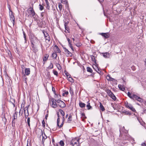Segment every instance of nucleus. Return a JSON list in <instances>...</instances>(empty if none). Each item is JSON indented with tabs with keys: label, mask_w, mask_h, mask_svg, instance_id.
Here are the masks:
<instances>
[{
	"label": "nucleus",
	"mask_w": 146,
	"mask_h": 146,
	"mask_svg": "<svg viewBox=\"0 0 146 146\" xmlns=\"http://www.w3.org/2000/svg\"><path fill=\"white\" fill-rule=\"evenodd\" d=\"M29 39L31 43V45H37L38 42L37 38L33 34L30 33L29 34Z\"/></svg>",
	"instance_id": "f257e3e1"
},
{
	"label": "nucleus",
	"mask_w": 146,
	"mask_h": 146,
	"mask_svg": "<svg viewBox=\"0 0 146 146\" xmlns=\"http://www.w3.org/2000/svg\"><path fill=\"white\" fill-rule=\"evenodd\" d=\"M55 101H56V102L58 103V105L61 108H64L66 107V104L65 103L60 99L57 100H55Z\"/></svg>",
	"instance_id": "f03ea898"
},
{
	"label": "nucleus",
	"mask_w": 146,
	"mask_h": 146,
	"mask_svg": "<svg viewBox=\"0 0 146 146\" xmlns=\"http://www.w3.org/2000/svg\"><path fill=\"white\" fill-rule=\"evenodd\" d=\"M63 49L64 50L66 56L67 57H72V54L70 52L66 47H63Z\"/></svg>",
	"instance_id": "7ed1b4c3"
},
{
	"label": "nucleus",
	"mask_w": 146,
	"mask_h": 146,
	"mask_svg": "<svg viewBox=\"0 0 146 146\" xmlns=\"http://www.w3.org/2000/svg\"><path fill=\"white\" fill-rule=\"evenodd\" d=\"M55 100L53 98L51 99V102H52V106L53 108H56L58 106V105L56 103V102L55 101Z\"/></svg>",
	"instance_id": "20e7f679"
},
{
	"label": "nucleus",
	"mask_w": 146,
	"mask_h": 146,
	"mask_svg": "<svg viewBox=\"0 0 146 146\" xmlns=\"http://www.w3.org/2000/svg\"><path fill=\"white\" fill-rule=\"evenodd\" d=\"M10 12H11V16L10 15V19L12 21H13V24L14 25L15 23V18L14 17V13H13V12L10 9Z\"/></svg>",
	"instance_id": "39448f33"
},
{
	"label": "nucleus",
	"mask_w": 146,
	"mask_h": 146,
	"mask_svg": "<svg viewBox=\"0 0 146 146\" xmlns=\"http://www.w3.org/2000/svg\"><path fill=\"white\" fill-rule=\"evenodd\" d=\"M96 66V67L97 69H95L94 68L98 73L100 74V75H102L103 74V73L102 72L100 68L98 67V65H97Z\"/></svg>",
	"instance_id": "423d86ee"
},
{
	"label": "nucleus",
	"mask_w": 146,
	"mask_h": 146,
	"mask_svg": "<svg viewBox=\"0 0 146 146\" xmlns=\"http://www.w3.org/2000/svg\"><path fill=\"white\" fill-rule=\"evenodd\" d=\"M15 99L11 98L10 101V106L15 107Z\"/></svg>",
	"instance_id": "0eeeda50"
},
{
	"label": "nucleus",
	"mask_w": 146,
	"mask_h": 146,
	"mask_svg": "<svg viewBox=\"0 0 146 146\" xmlns=\"http://www.w3.org/2000/svg\"><path fill=\"white\" fill-rule=\"evenodd\" d=\"M100 35H101L102 36L104 37L105 38H107L109 37L110 35L109 33H100Z\"/></svg>",
	"instance_id": "6e6552de"
},
{
	"label": "nucleus",
	"mask_w": 146,
	"mask_h": 146,
	"mask_svg": "<svg viewBox=\"0 0 146 146\" xmlns=\"http://www.w3.org/2000/svg\"><path fill=\"white\" fill-rule=\"evenodd\" d=\"M37 46V45L31 46L32 48V50L35 53H36L38 51V49Z\"/></svg>",
	"instance_id": "1a4fd4ad"
},
{
	"label": "nucleus",
	"mask_w": 146,
	"mask_h": 146,
	"mask_svg": "<svg viewBox=\"0 0 146 146\" xmlns=\"http://www.w3.org/2000/svg\"><path fill=\"white\" fill-rule=\"evenodd\" d=\"M17 109V107L15 108V111H16V110ZM18 114V112L17 111H15V112L13 114V122H14V121L15 120V119H17V115Z\"/></svg>",
	"instance_id": "9d476101"
},
{
	"label": "nucleus",
	"mask_w": 146,
	"mask_h": 146,
	"mask_svg": "<svg viewBox=\"0 0 146 146\" xmlns=\"http://www.w3.org/2000/svg\"><path fill=\"white\" fill-rule=\"evenodd\" d=\"M39 129L41 131V135L42 136V142H43V139H46L47 138V136H46L45 133H44V132L43 133V131L41 129Z\"/></svg>",
	"instance_id": "9b49d317"
},
{
	"label": "nucleus",
	"mask_w": 146,
	"mask_h": 146,
	"mask_svg": "<svg viewBox=\"0 0 146 146\" xmlns=\"http://www.w3.org/2000/svg\"><path fill=\"white\" fill-rule=\"evenodd\" d=\"M29 9H31L30 10V13H31L30 15H31L32 17H34V16L35 15L36 13L33 9V8L30 7L29 8Z\"/></svg>",
	"instance_id": "f8f14e48"
},
{
	"label": "nucleus",
	"mask_w": 146,
	"mask_h": 146,
	"mask_svg": "<svg viewBox=\"0 0 146 146\" xmlns=\"http://www.w3.org/2000/svg\"><path fill=\"white\" fill-rule=\"evenodd\" d=\"M25 75L29 76L30 73V69L29 68H25Z\"/></svg>",
	"instance_id": "ddd939ff"
},
{
	"label": "nucleus",
	"mask_w": 146,
	"mask_h": 146,
	"mask_svg": "<svg viewBox=\"0 0 146 146\" xmlns=\"http://www.w3.org/2000/svg\"><path fill=\"white\" fill-rule=\"evenodd\" d=\"M103 56L105 58H109L110 57V54L108 52L102 53Z\"/></svg>",
	"instance_id": "4468645a"
},
{
	"label": "nucleus",
	"mask_w": 146,
	"mask_h": 146,
	"mask_svg": "<svg viewBox=\"0 0 146 146\" xmlns=\"http://www.w3.org/2000/svg\"><path fill=\"white\" fill-rule=\"evenodd\" d=\"M127 108L131 110L133 112L136 113L137 112L136 110L132 106L131 104H129V106Z\"/></svg>",
	"instance_id": "2eb2a0df"
},
{
	"label": "nucleus",
	"mask_w": 146,
	"mask_h": 146,
	"mask_svg": "<svg viewBox=\"0 0 146 146\" xmlns=\"http://www.w3.org/2000/svg\"><path fill=\"white\" fill-rule=\"evenodd\" d=\"M77 141L76 139H72V141L70 142L69 144L70 145H73L77 143Z\"/></svg>",
	"instance_id": "dca6fc26"
},
{
	"label": "nucleus",
	"mask_w": 146,
	"mask_h": 146,
	"mask_svg": "<svg viewBox=\"0 0 146 146\" xmlns=\"http://www.w3.org/2000/svg\"><path fill=\"white\" fill-rule=\"evenodd\" d=\"M139 97L138 96L134 94H132L133 98H132L131 99L133 100H134L135 99V100H136L137 101V100L138 99Z\"/></svg>",
	"instance_id": "f3484780"
},
{
	"label": "nucleus",
	"mask_w": 146,
	"mask_h": 146,
	"mask_svg": "<svg viewBox=\"0 0 146 146\" xmlns=\"http://www.w3.org/2000/svg\"><path fill=\"white\" fill-rule=\"evenodd\" d=\"M100 110H101L102 111H104L105 110V108L103 105H102V104L101 102H100Z\"/></svg>",
	"instance_id": "a211bd4d"
},
{
	"label": "nucleus",
	"mask_w": 146,
	"mask_h": 146,
	"mask_svg": "<svg viewBox=\"0 0 146 146\" xmlns=\"http://www.w3.org/2000/svg\"><path fill=\"white\" fill-rule=\"evenodd\" d=\"M108 81H113L115 79H114L111 77L110 75H108L106 77Z\"/></svg>",
	"instance_id": "6ab92c4d"
},
{
	"label": "nucleus",
	"mask_w": 146,
	"mask_h": 146,
	"mask_svg": "<svg viewBox=\"0 0 146 146\" xmlns=\"http://www.w3.org/2000/svg\"><path fill=\"white\" fill-rule=\"evenodd\" d=\"M88 104L86 105V107L87 108L88 110H90L92 108V107L90 105V104L89 103V101L87 102Z\"/></svg>",
	"instance_id": "aec40b11"
},
{
	"label": "nucleus",
	"mask_w": 146,
	"mask_h": 146,
	"mask_svg": "<svg viewBox=\"0 0 146 146\" xmlns=\"http://www.w3.org/2000/svg\"><path fill=\"white\" fill-rule=\"evenodd\" d=\"M57 117H58V118H57V125L59 126V123L60 122V115H59V113L58 112L57 113Z\"/></svg>",
	"instance_id": "412c9836"
},
{
	"label": "nucleus",
	"mask_w": 146,
	"mask_h": 146,
	"mask_svg": "<svg viewBox=\"0 0 146 146\" xmlns=\"http://www.w3.org/2000/svg\"><path fill=\"white\" fill-rule=\"evenodd\" d=\"M72 120V117L71 115L69 116V117L68 118L67 123H70L71 122V121Z\"/></svg>",
	"instance_id": "4be33fe9"
},
{
	"label": "nucleus",
	"mask_w": 146,
	"mask_h": 146,
	"mask_svg": "<svg viewBox=\"0 0 146 146\" xmlns=\"http://www.w3.org/2000/svg\"><path fill=\"white\" fill-rule=\"evenodd\" d=\"M79 105L81 108H83L85 107L86 104L82 102H80L79 103Z\"/></svg>",
	"instance_id": "5701e85b"
},
{
	"label": "nucleus",
	"mask_w": 146,
	"mask_h": 146,
	"mask_svg": "<svg viewBox=\"0 0 146 146\" xmlns=\"http://www.w3.org/2000/svg\"><path fill=\"white\" fill-rule=\"evenodd\" d=\"M61 1L62 3L66 4L67 7H68V5L67 0H61Z\"/></svg>",
	"instance_id": "b1692460"
},
{
	"label": "nucleus",
	"mask_w": 146,
	"mask_h": 146,
	"mask_svg": "<svg viewBox=\"0 0 146 146\" xmlns=\"http://www.w3.org/2000/svg\"><path fill=\"white\" fill-rule=\"evenodd\" d=\"M51 56L53 59H56L57 56V54L56 52H53Z\"/></svg>",
	"instance_id": "393cba45"
},
{
	"label": "nucleus",
	"mask_w": 146,
	"mask_h": 146,
	"mask_svg": "<svg viewBox=\"0 0 146 146\" xmlns=\"http://www.w3.org/2000/svg\"><path fill=\"white\" fill-rule=\"evenodd\" d=\"M42 33L44 34V37L45 38L46 37H47V36L49 35L47 32L44 30H43L42 31Z\"/></svg>",
	"instance_id": "a878e982"
},
{
	"label": "nucleus",
	"mask_w": 146,
	"mask_h": 146,
	"mask_svg": "<svg viewBox=\"0 0 146 146\" xmlns=\"http://www.w3.org/2000/svg\"><path fill=\"white\" fill-rule=\"evenodd\" d=\"M48 56H49L48 54H45L44 58H43V61H46L47 60Z\"/></svg>",
	"instance_id": "bb28decb"
},
{
	"label": "nucleus",
	"mask_w": 146,
	"mask_h": 146,
	"mask_svg": "<svg viewBox=\"0 0 146 146\" xmlns=\"http://www.w3.org/2000/svg\"><path fill=\"white\" fill-rule=\"evenodd\" d=\"M56 65L57 68L59 70H60L61 69L62 67L60 64L58 63H56Z\"/></svg>",
	"instance_id": "cd10ccee"
},
{
	"label": "nucleus",
	"mask_w": 146,
	"mask_h": 146,
	"mask_svg": "<svg viewBox=\"0 0 146 146\" xmlns=\"http://www.w3.org/2000/svg\"><path fill=\"white\" fill-rule=\"evenodd\" d=\"M118 86L120 90L123 91L125 90V88H123V86L121 85H119Z\"/></svg>",
	"instance_id": "c85d7f7f"
},
{
	"label": "nucleus",
	"mask_w": 146,
	"mask_h": 146,
	"mask_svg": "<svg viewBox=\"0 0 146 146\" xmlns=\"http://www.w3.org/2000/svg\"><path fill=\"white\" fill-rule=\"evenodd\" d=\"M87 70L88 72L90 73L92 72V70L90 67H87Z\"/></svg>",
	"instance_id": "c756f323"
},
{
	"label": "nucleus",
	"mask_w": 146,
	"mask_h": 146,
	"mask_svg": "<svg viewBox=\"0 0 146 146\" xmlns=\"http://www.w3.org/2000/svg\"><path fill=\"white\" fill-rule=\"evenodd\" d=\"M69 92L72 96L74 95V94L73 90L71 88V87H70Z\"/></svg>",
	"instance_id": "7c9ffc66"
},
{
	"label": "nucleus",
	"mask_w": 146,
	"mask_h": 146,
	"mask_svg": "<svg viewBox=\"0 0 146 146\" xmlns=\"http://www.w3.org/2000/svg\"><path fill=\"white\" fill-rule=\"evenodd\" d=\"M54 47L56 48V50L58 52L60 53L61 52V51L60 49L57 45H55Z\"/></svg>",
	"instance_id": "2f4dec72"
},
{
	"label": "nucleus",
	"mask_w": 146,
	"mask_h": 146,
	"mask_svg": "<svg viewBox=\"0 0 146 146\" xmlns=\"http://www.w3.org/2000/svg\"><path fill=\"white\" fill-rule=\"evenodd\" d=\"M68 78H69V79L68 80L69 81L72 82H74V80L71 77V75H69V76L68 77Z\"/></svg>",
	"instance_id": "473e14b6"
},
{
	"label": "nucleus",
	"mask_w": 146,
	"mask_h": 146,
	"mask_svg": "<svg viewBox=\"0 0 146 146\" xmlns=\"http://www.w3.org/2000/svg\"><path fill=\"white\" fill-rule=\"evenodd\" d=\"M59 111L60 112L61 114L63 116H64L65 115V113L63 110L61 109H59Z\"/></svg>",
	"instance_id": "72a5a7b5"
},
{
	"label": "nucleus",
	"mask_w": 146,
	"mask_h": 146,
	"mask_svg": "<svg viewBox=\"0 0 146 146\" xmlns=\"http://www.w3.org/2000/svg\"><path fill=\"white\" fill-rule=\"evenodd\" d=\"M45 39L46 40H47V42H49L50 41V38L49 35L47 36V37H46Z\"/></svg>",
	"instance_id": "f704fd0d"
},
{
	"label": "nucleus",
	"mask_w": 146,
	"mask_h": 146,
	"mask_svg": "<svg viewBox=\"0 0 146 146\" xmlns=\"http://www.w3.org/2000/svg\"><path fill=\"white\" fill-rule=\"evenodd\" d=\"M110 97H111L114 101H115L116 98L115 96L113 94L110 96Z\"/></svg>",
	"instance_id": "c9c22d12"
},
{
	"label": "nucleus",
	"mask_w": 146,
	"mask_h": 146,
	"mask_svg": "<svg viewBox=\"0 0 146 146\" xmlns=\"http://www.w3.org/2000/svg\"><path fill=\"white\" fill-rule=\"evenodd\" d=\"M125 114L127 115H131V112L128 111H126L124 112Z\"/></svg>",
	"instance_id": "e433bc0d"
},
{
	"label": "nucleus",
	"mask_w": 146,
	"mask_h": 146,
	"mask_svg": "<svg viewBox=\"0 0 146 146\" xmlns=\"http://www.w3.org/2000/svg\"><path fill=\"white\" fill-rule=\"evenodd\" d=\"M25 110H24V114L25 118H27L29 115V113H25Z\"/></svg>",
	"instance_id": "4c0bfd02"
},
{
	"label": "nucleus",
	"mask_w": 146,
	"mask_h": 146,
	"mask_svg": "<svg viewBox=\"0 0 146 146\" xmlns=\"http://www.w3.org/2000/svg\"><path fill=\"white\" fill-rule=\"evenodd\" d=\"M91 59L93 61H94V62L96 64V60H95V56L93 55H92L91 56Z\"/></svg>",
	"instance_id": "58836bf2"
},
{
	"label": "nucleus",
	"mask_w": 146,
	"mask_h": 146,
	"mask_svg": "<svg viewBox=\"0 0 146 146\" xmlns=\"http://www.w3.org/2000/svg\"><path fill=\"white\" fill-rule=\"evenodd\" d=\"M137 101L141 103L143 102V99L141 98L140 97H139L138 99L137 100Z\"/></svg>",
	"instance_id": "ea45409f"
},
{
	"label": "nucleus",
	"mask_w": 146,
	"mask_h": 146,
	"mask_svg": "<svg viewBox=\"0 0 146 146\" xmlns=\"http://www.w3.org/2000/svg\"><path fill=\"white\" fill-rule=\"evenodd\" d=\"M66 30V32L65 31L66 33H70V29L68 27L66 26V27H65Z\"/></svg>",
	"instance_id": "a19ab883"
},
{
	"label": "nucleus",
	"mask_w": 146,
	"mask_h": 146,
	"mask_svg": "<svg viewBox=\"0 0 146 146\" xmlns=\"http://www.w3.org/2000/svg\"><path fill=\"white\" fill-rule=\"evenodd\" d=\"M60 145L61 146H64V141L62 140H61L59 143Z\"/></svg>",
	"instance_id": "79ce46f5"
},
{
	"label": "nucleus",
	"mask_w": 146,
	"mask_h": 146,
	"mask_svg": "<svg viewBox=\"0 0 146 146\" xmlns=\"http://www.w3.org/2000/svg\"><path fill=\"white\" fill-rule=\"evenodd\" d=\"M58 7L60 11H61L62 9V7L61 3H60L58 4Z\"/></svg>",
	"instance_id": "37998d69"
},
{
	"label": "nucleus",
	"mask_w": 146,
	"mask_h": 146,
	"mask_svg": "<svg viewBox=\"0 0 146 146\" xmlns=\"http://www.w3.org/2000/svg\"><path fill=\"white\" fill-rule=\"evenodd\" d=\"M131 94L129 92H128L127 93V96H129L131 99L133 98L132 95L131 96Z\"/></svg>",
	"instance_id": "c03bdc74"
},
{
	"label": "nucleus",
	"mask_w": 146,
	"mask_h": 146,
	"mask_svg": "<svg viewBox=\"0 0 146 146\" xmlns=\"http://www.w3.org/2000/svg\"><path fill=\"white\" fill-rule=\"evenodd\" d=\"M53 73H54V75H55L56 76H58V72L54 70H53Z\"/></svg>",
	"instance_id": "a18cd8bd"
},
{
	"label": "nucleus",
	"mask_w": 146,
	"mask_h": 146,
	"mask_svg": "<svg viewBox=\"0 0 146 146\" xmlns=\"http://www.w3.org/2000/svg\"><path fill=\"white\" fill-rule=\"evenodd\" d=\"M67 40L68 42V45H71L72 44V41H71L70 39L69 38H67Z\"/></svg>",
	"instance_id": "49530a36"
},
{
	"label": "nucleus",
	"mask_w": 146,
	"mask_h": 146,
	"mask_svg": "<svg viewBox=\"0 0 146 146\" xmlns=\"http://www.w3.org/2000/svg\"><path fill=\"white\" fill-rule=\"evenodd\" d=\"M30 118L29 117L27 118V123H28V126L29 127H30Z\"/></svg>",
	"instance_id": "de8ad7c7"
},
{
	"label": "nucleus",
	"mask_w": 146,
	"mask_h": 146,
	"mask_svg": "<svg viewBox=\"0 0 146 146\" xmlns=\"http://www.w3.org/2000/svg\"><path fill=\"white\" fill-rule=\"evenodd\" d=\"M42 126L44 128L45 127V123L44 119H43L42 122Z\"/></svg>",
	"instance_id": "09e8293b"
},
{
	"label": "nucleus",
	"mask_w": 146,
	"mask_h": 146,
	"mask_svg": "<svg viewBox=\"0 0 146 146\" xmlns=\"http://www.w3.org/2000/svg\"><path fill=\"white\" fill-rule=\"evenodd\" d=\"M39 9L40 10L42 11L44 9V7L43 6H42L41 4H40L39 5Z\"/></svg>",
	"instance_id": "8fccbe9b"
},
{
	"label": "nucleus",
	"mask_w": 146,
	"mask_h": 146,
	"mask_svg": "<svg viewBox=\"0 0 146 146\" xmlns=\"http://www.w3.org/2000/svg\"><path fill=\"white\" fill-rule=\"evenodd\" d=\"M82 45V44L80 42H79L76 43V45L78 47H80Z\"/></svg>",
	"instance_id": "3c124183"
},
{
	"label": "nucleus",
	"mask_w": 146,
	"mask_h": 146,
	"mask_svg": "<svg viewBox=\"0 0 146 146\" xmlns=\"http://www.w3.org/2000/svg\"><path fill=\"white\" fill-rule=\"evenodd\" d=\"M53 66L52 63H50V66L48 67L49 69H51L53 68Z\"/></svg>",
	"instance_id": "603ef678"
},
{
	"label": "nucleus",
	"mask_w": 146,
	"mask_h": 146,
	"mask_svg": "<svg viewBox=\"0 0 146 146\" xmlns=\"http://www.w3.org/2000/svg\"><path fill=\"white\" fill-rule=\"evenodd\" d=\"M64 73L67 76V77L68 78V77L69 76V74L68 73V72L66 71V70L64 71Z\"/></svg>",
	"instance_id": "864d4df0"
},
{
	"label": "nucleus",
	"mask_w": 146,
	"mask_h": 146,
	"mask_svg": "<svg viewBox=\"0 0 146 146\" xmlns=\"http://www.w3.org/2000/svg\"><path fill=\"white\" fill-rule=\"evenodd\" d=\"M37 17H38V16L37 15V14H35V15H34V17H33L34 19L36 21L37 19Z\"/></svg>",
	"instance_id": "5fc2aeb1"
},
{
	"label": "nucleus",
	"mask_w": 146,
	"mask_h": 146,
	"mask_svg": "<svg viewBox=\"0 0 146 146\" xmlns=\"http://www.w3.org/2000/svg\"><path fill=\"white\" fill-rule=\"evenodd\" d=\"M125 107L127 108L129 106V104H128V102H125Z\"/></svg>",
	"instance_id": "6e6d98bb"
},
{
	"label": "nucleus",
	"mask_w": 146,
	"mask_h": 146,
	"mask_svg": "<svg viewBox=\"0 0 146 146\" xmlns=\"http://www.w3.org/2000/svg\"><path fill=\"white\" fill-rule=\"evenodd\" d=\"M22 31H23V35L24 38V39H26V38H27L26 34L23 29H22Z\"/></svg>",
	"instance_id": "4d7b16f0"
},
{
	"label": "nucleus",
	"mask_w": 146,
	"mask_h": 146,
	"mask_svg": "<svg viewBox=\"0 0 146 146\" xmlns=\"http://www.w3.org/2000/svg\"><path fill=\"white\" fill-rule=\"evenodd\" d=\"M45 14V13L44 12H42L41 13V16L42 17H43L44 16ZM43 18L44 17H43L42 19H43Z\"/></svg>",
	"instance_id": "13d9d810"
},
{
	"label": "nucleus",
	"mask_w": 146,
	"mask_h": 146,
	"mask_svg": "<svg viewBox=\"0 0 146 146\" xmlns=\"http://www.w3.org/2000/svg\"><path fill=\"white\" fill-rule=\"evenodd\" d=\"M46 8L47 9H48L49 10L50 9V6L49 3H48V4H46Z\"/></svg>",
	"instance_id": "bf43d9fd"
},
{
	"label": "nucleus",
	"mask_w": 146,
	"mask_h": 146,
	"mask_svg": "<svg viewBox=\"0 0 146 146\" xmlns=\"http://www.w3.org/2000/svg\"><path fill=\"white\" fill-rule=\"evenodd\" d=\"M81 116L82 117H83L84 118H86V117L85 115V114L84 113H82L81 114Z\"/></svg>",
	"instance_id": "052dcab7"
},
{
	"label": "nucleus",
	"mask_w": 146,
	"mask_h": 146,
	"mask_svg": "<svg viewBox=\"0 0 146 146\" xmlns=\"http://www.w3.org/2000/svg\"><path fill=\"white\" fill-rule=\"evenodd\" d=\"M29 106V105H28L27 106H26L25 109L26 108V110L25 109V110L27 111V113H29V110H28V108Z\"/></svg>",
	"instance_id": "680f3d73"
},
{
	"label": "nucleus",
	"mask_w": 146,
	"mask_h": 146,
	"mask_svg": "<svg viewBox=\"0 0 146 146\" xmlns=\"http://www.w3.org/2000/svg\"><path fill=\"white\" fill-rule=\"evenodd\" d=\"M69 46L70 47V48L73 51H74V50L73 47V46L72 45V44H71V45H69Z\"/></svg>",
	"instance_id": "e2e57ef3"
},
{
	"label": "nucleus",
	"mask_w": 146,
	"mask_h": 146,
	"mask_svg": "<svg viewBox=\"0 0 146 146\" xmlns=\"http://www.w3.org/2000/svg\"><path fill=\"white\" fill-rule=\"evenodd\" d=\"M25 102H23L22 103V104H21V108L22 107H23L24 108V107H25Z\"/></svg>",
	"instance_id": "0e129e2a"
},
{
	"label": "nucleus",
	"mask_w": 146,
	"mask_h": 146,
	"mask_svg": "<svg viewBox=\"0 0 146 146\" xmlns=\"http://www.w3.org/2000/svg\"><path fill=\"white\" fill-rule=\"evenodd\" d=\"M131 68L132 70H135L136 69L135 68V66H132L131 67Z\"/></svg>",
	"instance_id": "69168bd1"
},
{
	"label": "nucleus",
	"mask_w": 146,
	"mask_h": 146,
	"mask_svg": "<svg viewBox=\"0 0 146 146\" xmlns=\"http://www.w3.org/2000/svg\"><path fill=\"white\" fill-rule=\"evenodd\" d=\"M68 21H67L66 22H65V23H64V27H66V26H67V25L68 24Z\"/></svg>",
	"instance_id": "338daca9"
},
{
	"label": "nucleus",
	"mask_w": 146,
	"mask_h": 146,
	"mask_svg": "<svg viewBox=\"0 0 146 146\" xmlns=\"http://www.w3.org/2000/svg\"><path fill=\"white\" fill-rule=\"evenodd\" d=\"M28 143H29V142H28V141L27 146H31V144L30 143H29V144Z\"/></svg>",
	"instance_id": "774afa93"
}]
</instances>
